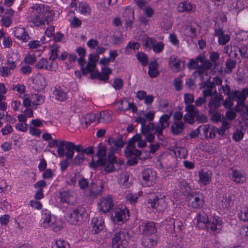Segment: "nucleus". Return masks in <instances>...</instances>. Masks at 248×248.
Here are the masks:
<instances>
[{"mask_svg": "<svg viewBox=\"0 0 248 248\" xmlns=\"http://www.w3.org/2000/svg\"><path fill=\"white\" fill-rule=\"evenodd\" d=\"M54 12L50 7L42 4H35L30 7L28 13V21L32 22L34 26L40 27L48 24L52 21Z\"/></svg>", "mask_w": 248, "mask_h": 248, "instance_id": "1", "label": "nucleus"}, {"mask_svg": "<svg viewBox=\"0 0 248 248\" xmlns=\"http://www.w3.org/2000/svg\"><path fill=\"white\" fill-rule=\"evenodd\" d=\"M99 55L96 53H92L89 55V61L85 67L81 68L82 74L86 75L91 72L92 78H98L100 80L107 81L109 76L112 73V70L108 67L102 68L101 72L95 70L96 63L99 60Z\"/></svg>", "mask_w": 248, "mask_h": 248, "instance_id": "2", "label": "nucleus"}, {"mask_svg": "<svg viewBox=\"0 0 248 248\" xmlns=\"http://www.w3.org/2000/svg\"><path fill=\"white\" fill-rule=\"evenodd\" d=\"M116 157L113 154H108V157L106 158H98L97 161H92L90 163V166L93 169H95L98 166L104 167V170L107 173L113 172L115 168L114 164L116 163Z\"/></svg>", "mask_w": 248, "mask_h": 248, "instance_id": "3", "label": "nucleus"}, {"mask_svg": "<svg viewBox=\"0 0 248 248\" xmlns=\"http://www.w3.org/2000/svg\"><path fill=\"white\" fill-rule=\"evenodd\" d=\"M86 217L85 210L82 208H78L67 215V221L72 224L79 225L84 222Z\"/></svg>", "mask_w": 248, "mask_h": 248, "instance_id": "4", "label": "nucleus"}, {"mask_svg": "<svg viewBox=\"0 0 248 248\" xmlns=\"http://www.w3.org/2000/svg\"><path fill=\"white\" fill-rule=\"evenodd\" d=\"M142 184L146 186H151L156 182V173L152 169L148 168L144 169L141 172Z\"/></svg>", "mask_w": 248, "mask_h": 248, "instance_id": "5", "label": "nucleus"}, {"mask_svg": "<svg viewBox=\"0 0 248 248\" xmlns=\"http://www.w3.org/2000/svg\"><path fill=\"white\" fill-rule=\"evenodd\" d=\"M188 204L194 209L201 208L204 204L203 196L200 193L193 192L188 196Z\"/></svg>", "mask_w": 248, "mask_h": 248, "instance_id": "6", "label": "nucleus"}, {"mask_svg": "<svg viewBox=\"0 0 248 248\" xmlns=\"http://www.w3.org/2000/svg\"><path fill=\"white\" fill-rule=\"evenodd\" d=\"M128 238V235L124 232H120L116 233L112 238V248H120L121 246L126 245Z\"/></svg>", "mask_w": 248, "mask_h": 248, "instance_id": "7", "label": "nucleus"}, {"mask_svg": "<svg viewBox=\"0 0 248 248\" xmlns=\"http://www.w3.org/2000/svg\"><path fill=\"white\" fill-rule=\"evenodd\" d=\"M148 203L152 208L155 209L158 212L164 211L167 206L164 198H158L155 195L148 199Z\"/></svg>", "mask_w": 248, "mask_h": 248, "instance_id": "8", "label": "nucleus"}, {"mask_svg": "<svg viewBox=\"0 0 248 248\" xmlns=\"http://www.w3.org/2000/svg\"><path fill=\"white\" fill-rule=\"evenodd\" d=\"M139 232L144 236L151 235L157 231L155 222L149 221L143 222L139 226Z\"/></svg>", "mask_w": 248, "mask_h": 248, "instance_id": "9", "label": "nucleus"}, {"mask_svg": "<svg viewBox=\"0 0 248 248\" xmlns=\"http://www.w3.org/2000/svg\"><path fill=\"white\" fill-rule=\"evenodd\" d=\"M170 116L171 114H166L160 117L158 123L156 124V132L157 136L162 135L163 130L169 126Z\"/></svg>", "mask_w": 248, "mask_h": 248, "instance_id": "10", "label": "nucleus"}, {"mask_svg": "<svg viewBox=\"0 0 248 248\" xmlns=\"http://www.w3.org/2000/svg\"><path fill=\"white\" fill-rule=\"evenodd\" d=\"M98 205L99 211L106 213L109 212L112 209L114 203L111 197H103L100 199Z\"/></svg>", "mask_w": 248, "mask_h": 248, "instance_id": "11", "label": "nucleus"}, {"mask_svg": "<svg viewBox=\"0 0 248 248\" xmlns=\"http://www.w3.org/2000/svg\"><path fill=\"white\" fill-rule=\"evenodd\" d=\"M222 223L221 218L218 216L214 215L209 219L207 227L214 232H218L222 228Z\"/></svg>", "mask_w": 248, "mask_h": 248, "instance_id": "12", "label": "nucleus"}, {"mask_svg": "<svg viewBox=\"0 0 248 248\" xmlns=\"http://www.w3.org/2000/svg\"><path fill=\"white\" fill-rule=\"evenodd\" d=\"M194 220L196 221V227L202 229L207 226L208 222L209 221L207 214L203 211L198 213Z\"/></svg>", "mask_w": 248, "mask_h": 248, "instance_id": "13", "label": "nucleus"}, {"mask_svg": "<svg viewBox=\"0 0 248 248\" xmlns=\"http://www.w3.org/2000/svg\"><path fill=\"white\" fill-rule=\"evenodd\" d=\"M107 141L108 143L111 146V153H109L111 154L118 151V150L123 147L124 145L122 135H119L115 139H114L113 138H109L107 140Z\"/></svg>", "mask_w": 248, "mask_h": 248, "instance_id": "14", "label": "nucleus"}, {"mask_svg": "<svg viewBox=\"0 0 248 248\" xmlns=\"http://www.w3.org/2000/svg\"><path fill=\"white\" fill-rule=\"evenodd\" d=\"M91 226L92 232L94 234L98 233L104 227V221L101 217H94L92 219Z\"/></svg>", "mask_w": 248, "mask_h": 248, "instance_id": "15", "label": "nucleus"}, {"mask_svg": "<svg viewBox=\"0 0 248 248\" xmlns=\"http://www.w3.org/2000/svg\"><path fill=\"white\" fill-rule=\"evenodd\" d=\"M199 183L203 186L209 184L212 180V172L210 170H202L198 172Z\"/></svg>", "mask_w": 248, "mask_h": 248, "instance_id": "16", "label": "nucleus"}, {"mask_svg": "<svg viewBox=\"0 0 248 248\" xmlns=\"http://www.w3.org/2000/svg\"><path fill=\"white\" fill-rule=\"evenodd\" d=\"M223 99V97L220 94L216 93L214 96H212L207 105L208 107L210 108L209 110H217L218 108L221 106V101Z\"/></svg>", "mask_w": 248, "mask_h": 248, "instance_id": "17", "label": "nucleus"}, {"mask_svg": "<svg viewBox=\"0 0 248 248\" xmlns=\"http://www.w3.org/2000/svg\"><path fill=\"white\" fill-rule=\"evenodd\" d=\"M55 217H51L50 212L47 210L42 211L41 224L44 228H48L52 222L55 221Z\"/></svg>", "mask_w": 248, "mask_h": 248, "instance_id": "18", "label": "nucleus"}, {"mask_svg": "<svg viewBox=\"0 0 248 248\" xmlns=\"http://www.w3.org/2000/svg\"><path fill=\"white\" fill-rule=\"evenodd\" d=\"M157 239L156 236H144L141 239L142 245L146 248H152L157 244Z\"/></svg>", "mask_w": 248, "mask_h": 248, "instance_id": "19", "label": "nucleus"}, {"mask_svg": "<svg viewBox=\"0 0 248 248\" xmlns=\"http://www.w3.org/2000/svg\"><path fill=\"white\" fill-rule=\"evenodd\" d=\"M128 211L125 209L117 208L114 211V221L117 222H123L127 218L126 213Z\"/></svg>", "mask_w": 248, "mask_h": 248, "instance_id": "20", "label": "nucleus"}, {"mask_svg": "<svg viewBox=\"0 0 248 248\" xmlns=\"http://www.w3.org/2000/svg\"><path fill=\"white\" fill-rule=\"evenodd\" d=\"M184 129V123L182 121H173L170 126V132L174 135H179Z\"/></svg>", "mask_w": 248, "mask_h": 248, "instance_id": "21", "label": "nucleus"}, {"mask_svg": "<svg viewBox=\"0 0 248 248\" xmlns=\"http://www.w3.org/2000/svg\"><path fill=\"white\" fill-rule=\"evenodd\" d=\"M177 8L178 12L183 13L194 11L196 6L190 2L182 1L179 3Z\"/></svg>", "mask_w": 248, "mask_h": 248, "instance_id": "22", "label": "nucleus"}, {"mask_svg": "<svg viewBox=\"0 0 248 248\" xmlns=\"http://www.w3.org/2000/svg\"><path fill=\"white\" fill-rule=\"evenodd\" d=\"M14 36L17 39L27 42L29 39V36L23 28L18 27L13 31Z\"/></svg>", "mask_w": 248, "mask_h": 248, "instance_id": "23", "label": "nucleus"}, {"mask_svg": "<svg viewBox=\"0 0 248 248\" xmlns=\"http://www.w3.org/2000/svg\"><path fill=\"white\" fill-rule=\"evenodd\" d=\"M77 145H74L73 142L66 141V149H65L66 151L65 152L64 156L67 160L73 158L74 154V151L75 150L77 152Z\"/></svg>", "mask_w": 248, "mask_h": 248, "instance_id": "24", "label": "nucleus"}, {"mask_svg": "<svg viewBox=\"0 0 248 248\" xmlns=\"http://www.w3.org/2000/svg\"><path fill=\"white\" fill-rule=\"evenodd\" d=\"M102 188V185L98 186L94 183H92L90 186L88 196L92 197H95L101 195Z\"/></svg>", "mask_w": 248, "mask_h": 248, "instance_id": "25", "label": "nucleus"}, {"mask_svg": "<svg viewBox=\"0 0 248 248\" xmlns=\"http://www.w3.org/2000/svg\"><path fill=\"white\" fill-rule=\"evenodd\" d=\"M132 143H129V145H128L125 149L124 153L126 157H131L132 155L138 157L141 154L140 150L136 149L135 146L132 145Z\"/></svg>", "mask_w": 248, "mask_h": 248, "instance_id": "26", "label": "nucleus"}, {"mask_svg": "<svg viewBox=\"0 0 248 248\" xmlns=\"http://www.w3.org/2000/svg\"><path fill=\"white\" fill-rule=\"evenodd\" d=\"M158 63L156 60H154L149 64L148 74L152 78H156L159 75L158 70Z\"/></svg>", "mask_w": 248, "mask_h": 248, "instance_id": "27", "label": "nucleus"}, {"mask_svg": "<svg viewBox=\"0 0 248 248\" xmlns=\"http://www.w3.org/2000/svg\"><path fill=\"white\" fill-rule=\"evenodd\" d=\"M232 179L236 183H243L246 181L245 176L236 170H232Z\"/></svg>", "mask_w": 248, "mask_h": 248, "instance_id": "28", "label": "nucleus"}, {"mask_svg": "<svg viewBox=\"0 0 248 248\" xmlns=\"http://www.w3.org/2000/svg\"><path fill=\"white\" fill-rule=\"evenodd\" d=\"M247 95H248V89L245 88L241 92L238 91L236 96L238 104L240 105L242 107L244 106V102Z\"/></svg>", "mask_w": 248, "mask_h": 248, "instance_id": "29", "label": "nucleus"}, {"mask_svg": "<svg viewBox=\"0 0 248 248\" xmlns=\"http://www.w3.org/2000/svg\"><path fill=\"white\" fill-rule=\"evenodd\" d=\"M163 223L165 225V229L168 232L170 233L175 232L174 219L173 218L167 217Z\"/></svg>", "mask_w": 248, "mask_h": 248, "instance_id": "30", "label": "nucleus"}, {"mask_svg": "<svg viewBox=\"0 0 248 248\" xmlns=\"http://www.w3.org/2000/svg\"><path fill=\"white\" fill-rule=\"evenodd\" d=\"M46 86V83L44 77L39 76L36 79L34 86L35 90H37L38 91H42Z\"/></svg>", "mask_w": 248, "mask_h": 248, "instance_id": "31", "label": "nucleus"}, {"mask_svg": "<svg viewBox=\"0 0 248 248\" xmlns=\"http://www.w3.org/2000/svg\"><path fill=\"white\" fill-rule=\"evenodd\" d=\"M80 14L84 15H90L91 9L89 4L87 2H80L78 6Z\"/></svg>", "mask_w": 248, "mask_h": 248, "instance_id": "32", "label": "nucleus"}, {"mask_svg": "<svg viewBox=\"0 0 248 248\" xmlns=\"http://www.w3.org/2000/svg\"><path fill=\"white\" fill-rule=\"evenodd\" d=\"M155 131L154 134L157 135L156 132V125L154 123H149L148 124H145L143 126H141V132L142 134H146L152 131Z\"/></svg>", "mask_w": 248, "mask_h": 248, "instance_id": "33", "label": "nucleus"}, {"mask_svg": "<svg viewBox=\"0 0 248 248\" xmlns=\"http://www.w3.org/2000/svg\"><path fill=\"white\" fill-rule=\"evenodd\" d=\"M236 62L235 60L229 59L225 62V68L224 72L226 74H230L236 67Z\"/></svg>", "mask_w": 248, "mask_h": 248, "instance_id": "34", "label": "nucleus"}, {"mask_svg": "<svg viewBox=\"0 0 248 248\" xmlns=\"http://www.w3.org/2000/svg\"><path fill=\"white\" fill-rule=\"evenodd\" d=\"M52 248H70V245L68 243L62 239L55 240L52 243Z\"/></svg>", "mask_w": 248, "mask_h": 248, "instance_id": "35", "label": "nucleus"}, {"mask_svg": "<svg viewBox=\"0 0 248 248\" xmlns=\"http://www.w3.org/2000/svg\"><path fill=\"white\" fill-rule=\"evenodd\" d=\"M170 63L177 70H180L181 67H185L184 62L176 57H170Z\"/></svg>", "mask_w": 248, "mask_h": 248, "instance_id": "36", "label": "nucleus"}, {"mask_svg": "<svg viewBox=\"0 0 248 248\" xmlns=\"http://www.w3.org/2000/svg\"><path fill=\"white\" fill-rule=\"evenodd\" d=\"M32 106L36 108L38 105L42 104L44 102V98L42 95L35 94L32 96Z\"/></svg>", "mask_w": 248, "mask_h": 248, "instance_id": "37", "label": "nucleus"}, {"mask_svg": "<svg viewBox=\"0 0 248 248\" xmlns=\"http://www.w3.org/2000/svg\"><path fill=\"white\" fill-rule=\"evenodd\" d=\"M209 115L210 117L211 121L214 123L220 122L222 120V116L216 110H209Z\"/></svg>", "mask_w": 248, "mask_h": 248, "instance_id": "38", "label": "nucleus"}, {"mask_svg": "<svg viewBox=\"0 0 248 248\" xmlns=\"http://www.w3.org/2000/svg\"><path fill=\"white\" fill-rule=\"evenodd\" d=\"M122 104L125 105V106H123V110L125 111L130 109H132L133 111L137 110L136 106L133 103H130L126 99H124L122 100Z\"/></svg>", "mask_w": 248, "mask_h": 248, "instance_id": "39", "label": "nucleus"}, {"mask_svg": "<svg viewBox=\"0 0 248 248\" xmlns=\"http://www.w3.org/2000/svg\"><path fill=\"white\" fill-rule=\"evenodd\" d=\"M53 93L58 100L63 101L66 99V93L61 90L55 89L53 91Z\"/></svg>", "mask_w": 248, "mask_h": 248, "instance_id": "40", "label": "nucleus"}, {"mask_svg": "<svg viewBox=\"0 0 248 248\" xmlns=\"http://www.w3.org/2000/svg\"><path fill=\"white\" fill-rule=\"evenodd\" d=\"M71 195L68 191H62L59 192V197L62 202H69Z\"/></svg>", "mask_w": 248, "mask_h": 248, "instance_id": "41", "label": "nucleus"}, {"mask_svg": "<svg viewBox=\"0 0 248 248\" xmlns=\"http://www.w3.org/2000/svg\"><path fill=\"white\" fill-rule=\"evenodd\" d=\"M66 141L62 140L59 142L58 146L57 153L59 156L61 157H63L65 155L64 150L66 149Z\"/></svg>", "mask_w": 248, "mask_h": 248, "instance_id": "42", "label": "nucleus"}, {"mask_svg": "<svg viewBox=\"0 0 248 248\" xmlns=\"http://www.w3.org/2000/svg\"><path fill=\"white\" fill-rule=\"evenodd\" d=\"M238 217L240 220L245 222L248 221V207H242L239 213Z\"/></svg>", "mask_w": 248, "mask_h": 248, "instance_id": "43", "label": "nucleus"}, {"mask_svg": "<svg viewBox=\"0 0 248 248\" xmlns=\"http://www.w3.org/2000/svg\"><path fill=\"white\" fill-rule=\"evenodd\" d=\"M130 15L131 16V18H129V19H126L125 24L126 27H131L133 24V20L134 19V12L131 11V10H127L125 11L123 13V16L125 17L126 16Z\"/></svg>", "mask_w": 248, "mask_h": 248, "instance_id": "44", "label": "nucleus"}, {"mask_svg": "<svg viewBox=\"0 0 248 248\" xmlns=\"http://www.w3.org/2000/svg\"><path fill=\"white\" fill-rule=\"evenodd\" d=\"M156 40L152 37H147L143 41V45L151 49L156 42Z\"/></svg>", "mask_w": 248, "mask_h": 248, "instance_id": "45", "label": "nucleus"}, {"mask_svg": "<svg viewBox=\"0 0 248 248\" xmlns=\"http://www.w3.org/2000/svg\"><path fill=\"white\" fill-rule=\"evenodd\" d=\"M77 152H82L84 155L85 154L91 155L93 153V147L90 146L86 148H84L82 145L79 144L77 145Z\"/></svg>", "mask_w": 248, "mask_h": 248, "instance_id": "46", "label": "nucleus"}, {"mask_svg": "<svg viewBox=\"0 0 248 248\" xmlns=\"http://www.w3.org/2000/svg\"><path fill=\"white\" fill-rule=\"evenodd\" d=\"M78 154L73 159V163L76 165H80L85 159V155L82 152H77Z\"/></svg>", "mask_w": 248, "mask_h": 248, "instance_id": "47", "label": "nucleus"}, {"mask_svg": "<svg viewBox=\"0 0 248 248\" xmlns=\"http://www.w3.org/2000/svg\"><path fill=\"white\" fill-rule=\"evenodd\" d=\"M99 114V118L100 121L104 123H107L110 122L111 117L110 114L108 112L103 111H101Z\"/></svg>", "mask_w": 248, "mask_h": 248, "instance_id": "48", "label": "nucleus"}, {"mask_svg": "<svg viewBox=\"0 0 248 248\" xmlns=\"http://www.w3.org/2000/svg\"><path fill=\"white\" fill-rule=\"evenodd\" d=\"M185 110L187 112L191 113L194 117H196L199 114V111L192 105H187L185 107Z\"/></svg>", "mask_w": 248, "mask_h": 248, "instance_id": "49", "label": "nucleus"}, {"mask_svg": "<svg viewBox=\"0 0 248 248\" xmlns=\"http://www.w3.org/2000/svg\"><path fill=\"white\" fill-rule=\"evenodd\" d=\"M244 133L240 129H236L232 135V139L237 142L240 141L244 137Z\"/></svg>", "mask_w": 248, "mask_h": 248, "instance_id": "50", "label": "nucleus"}, {"mask_svg": "<svg viewBox=\"0 0 248 248\" xmlns=\"http://www.w3.org/2000/svg\"><path fill=\"white\" fill-rule=\"evenodd\" d=\"M137 59L141 62L142 65L146 66L148 63L147 55L142 52H139L137 55Z\"/></svg>", "mask_w": 248, "mask_h": 248, "instance_id": "51", "label": "nucleus"}, {"mask_svg": "<svg viewBox=\"0 0 248 248\" xmlns=\"http://www.w3.org/2000/svg\"><path fill=\"white\" fill-rule=\"evenodd\" d=\"M164 44L162 42H156L152 48L153 51L156 53H161L164 49Z\"/></svg>", "mask_w": 248, "mask_h": 248, "instance_id": "52", "label": "nucleus"}, {"mask_svg": "<svg viewBox=\"0 0 248 248\" xmlns=\"http://www.w3.org/2000/svg\"><path fill=\"white\" fill-rule=\"evenodd\" d=\"M88 117L89 118V121H86L85 122V124L86 125L90 124L91 123L93 122H96L97 123H99L100 122V120L99 118V114L98 113H91L88 115Z\"/></svg>", "mask_w": 248, "mask_h": 248, "instance_id": "53", "label": "nucleus"}, {"mask_svg": "<svg viewBox=\"0 0 248 248\" xmlns=\"http://www.w3.org/2000/svg\"><path fill=\"white\" fill-rule=\"evenodd\" d=\"M107 153L106 147L103 146L101 144H99L98 145V149L97 152V155L98 158H105Z\"/></svg>", "mask_w": 248, "mask_h": 248, "instance_id": "54", "label": "nucleus"}, {"mask_svg": "<svg viewBox=\"0 0 248 248\" xmlns=\"http://www.w3.org/2000/svg\"><path fill=\"white\" fill-rule=\"evenodd\" d=\"M48 61L46 59L42 58L38 61L36 63V68L38 69L48 68Z\"/></svg>", "mask_w": 248, "mask_h": 248, "instance_id": "55", "label": "nucleus"}, {"mask_svg": "<svg viewBox=\"0 0 248 248\" xmlns=\"http://www.w3.org/2000/svg\"><path fill=\"white\" fill-rule=\"evenodd\" d=\"M128 180L129 177L127 175H124V176L121 178V186L122 188H126L129 187L131 186V183L128 182Z\"/></svg>", "mask_w": 248, "mask_h": 248, "instance_id": "56", "label": "nucleus"}, {"mask_svg": "<svg viewBox=\"0 0 248 248\" xmlns=\"http://www.w3.org/2000/svg\"><path fill=\"white\" fill-rule=\"evenodd\" d=\"M49 227H51L54 232H58L61 230L62 226V223L60 222L57 221L55 218V221L52 222Z\"/></svg>", "mask_w": 248, "mask_h": 248, "instance_id": "57", "label": "nucleus"}, {"mask_svg": "<svg viewBox=\"0 0 248 248\" xmlns=\"http://www.w3.org/2000/svg\"><path fill=\"white\" fill-rule=\"evenodd\" d=\"M112 86L116 90H120L123 86L122 79L119 78H115L113 81Z\"/></svg>", "mask_w": 248, "mask_h": 248, "instance_id": "58", "label": "nucleus"}, {"mask_svg": "<svg viewBox=\"0 0 248 248\" xmlns=\"http://www.w3.org/2000/svg\"><path fill=\"white\" fill-rule=\"evenodd\" d=\"M174 86L175 89L177 91H180L182 89V80L180 78H176L174 79Z\"/></svg>", "mask_w": 248, "mask_h": 248, "instance_id": "59", "label": "nucleus"}, {"mask_svg": "<svg viewBox=\"0 0 248 248\" xmlns=\"http://www.w3.org/2000/svg\"><path fill=\"white\" fill-rule=\"evenodd\" d=\"M58 46H52L51 49V54L50 56V60L53 61L58 57Z\"/></svg>", "mask_w": 248, "mask_h": 248, "instance_id": "60", "label": "nucleus"}, {"mask_svg": "<svg viewBox=\"0 0 248 248\" xmlns=\"http://www.w3.org/2000/svg\"><path fill=\"white\" fill-rule=\"evenodd\" d=\"M230 37L228 34H223L218 37V43L220 45H224L229 41Z\"/></svg>", "mask_w": 248, "mask_h": 248, "instance_id": "61", "label": "nucleus"}, {"mask_svg": "<svg viewBox=\"0 0 248 248\" xmlns=\"http://www.w3.org/2000/svg\"><path fill=\"white\" fill-rule=\"evenodd\" d=\"M36 61V57L34 54H29L24 59V62L28 64H31Z\"/></svg>", "mask_w": 248, "mask_h": 248, "instance_id": "62", "label": "nucleus"}, {"mask_svg": "<svg viewBox=\"0 0 248 248\" xmlns=\"http://www.w3.org/2000/svg\"><path fill=\"white\" fill-rule=\"evenodd\" d=\"M194 118L191 113L188 112L184 115V120L189 124H192L194 122Z\"/></svg>", "mask_w": 248, "mask_h": 248, "instance_id": "63", "label": "nucleus"}, {"mask_svg": "<svg viewBox=\"0 0 248 248\" xmlns=\"http://www.w3.org/2000/svg\"><path fill=\"white\" fill-rule=\"evenodd\" d=\"M239 51L241 56L245 58H248V46H243L239 48Z\"/></svg>", "mask_w": 248, "mask_h": 248, "instance_id": "64", "label": "nucleus"}]
</instances>
